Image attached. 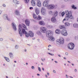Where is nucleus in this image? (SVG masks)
<instances>
[{"label": "nucleus", "instance_id": "1", "mask_svg": "<svg viewBox=\"0 0 78 78\" xmlns=\"http://www.w3.org/2000/svg\"><path fill=\"white\" fill-rule=\"evenodd\" d=\"M27 30V26L24 24H22V26L20 24L19 25L18 31L20 36H22L23 34H25V36L27 37H29V34L25 30Z\"/></svg>", "mask_w": 78, "mask_h": 78}, {"label": "nucleus", "instance_id": "2", "mask_svg": "<svg viewBox=\"0 0 78 78\" xmlns=\"http://www.w3.org/2000/svg\"><path fill=\"white\" fill-rule=\"evenodd\" d=\"M65 14H66V16L63 20V23H64V21H67V20H69L70 19H74L73 16L72 15V12H69L68 10H66L65 11Z\"/></svg>", "mask_w": 78, "mask_h": 78}, {"label": "nucleus", "instance_id": "3", "mask_svg": "<svg viewBox=\"0 0 78 78\" xmlns=\"http://www.w3.org/2000/svg\"><path fill=\"white\" fill-rule=\"evenodd\" d=\"M46 32V37H49V40L50 41L53 42L55 41V38L51 36L52 32L51 30H48Z\"/></svg>", "mask_w": 78, "mask_h": 78}, {"label": "nucleus", "instance_id": "4", "mask_svg": "<svg viewBox=\"0 0 78 78\" xmlns=\"http://www.w3.org/2000/svg\"><path fill=\"white\" fill-rule=\"evenodd\" d=\"M64 43V39L63 37H61L59 39H58L56 41L57 44L58 45H61V44H63Z\"/></svg>", "mask_w": 78, "mask_h": 78}, {"label": "nucleus", "instance_id": "5", "mask_svg": "<svg viewBox=\"0 0 78 78\" xmlns=\"http://www.w3.org/2000/svg\"><path fill=\"white\" fill-rule=\"evenodd\" d=\"M58 7V6L56 5H54L53 4H50L47 5L46 7L48 9H52L54 8H56Z\"/></svg>", "mask_w": 78, "mask_h": 78}, {"label": "nucleus", "instance_id": "6", "mask_svg": "<svg viewBox=\"0 0 78 78\" xmlns=\"http://www.w3.org/2000/svg\"><path fill=\"white\" fill-rule=\"evenodd\" d=\"M75 47L74 44L73 43H70L68 44L67 45V47L70 50H73Z\"/></svg>", "mask_w": 78, "mask_h": 78}, {"label": "nucleus", "instance_id": "7", "mask_svg": "<svg viewBox=\"0 0 78 78\" xmlns=\"http://www.w3.org/2000/svg\"><path fill=\"white\" fill-rule=\"evenodd\" d=\"M41 13L42 15H45L46 14V9L44 7H42L41 9Z\"/></svg>", "mask_w": 78, "mask_h": 78}, {"label": "nucleus", "instance_id": "8", "mask_svg": "<svg viewBox=\"0 0 78 78\" xmlns=\"http://www.w3.org/2000/svg\"><path fill=\"white\" fill-rule=\"evenodd\" d=\"M61 33L63 36H67L68 35L67 31L66 30H64L62 31Z\"/></svg>", "mask_w": 78, "mask_h": 78}, {"label": "nucleus", "instance_id": "9", "mask_svg": "<svg viewBox=\"0 0 78 78\" xmlns=\"http://www.w3.org/2000/svg\"><path fill=\"white\" fill-rule=\"evenodd\" d=\"M40 30L42 33H46V31H47V29L45 27H41L40 28Z\"/></svg>", "mask_w": 78, "mask_h": 78}, {"label": "nucleus", "instance_id": "10", "mask_svg": "<svg viewBox=\"0 0 78 78\" xmlns=\"http://www.w3.org/2000/svg\"><path fill=\"white\" fill-rule=\"evenodd\" d=\"M48 2H49L48 0H46L44 1L43 3V6L44 7H47L48 5Z\"/></svg>", "mask_w": 78, "mask_h": 78}, {"label": "nucleus", "instance_id": "11", "mask_svg": "<svg viewBox=\"0 0 78 78\" xmlns=\"http://www.w3.org/2000/svg\"><path fill=\"white\" fill-rule=\"evenodd\" d=\"M11 25L13 30H15V31H16L17 30V28L16 27V24L15 23L12 22V23Z\"/></svg>", "mask_w": 78, "mask_h": 78}, {"label": "nucleus", "instance_id": "12", "mask_svg": "<svg viewBox=\"0 0 78 78\" xmlns=\"http://www.w3.org/2000/svg\"><path fill=\"white\" fill-rule=\"evenodd\" d=\"M3 18L5 20H7L8 21H10V19L8 18V15L6 14H4L3 15Z\"/></svg>", "mask_w": 78, "mask_h": 78}, {"label": "nucleus", "instance_id": "13", "mask_svg": "<svg viewBox=\"0 0 78 78\" xmlns=\"http://www.w3.org/2000/svg\"><path fill=\"white\" fill-rule=\"evenodd\" d=\"M52 16H53V17H56L58 15V12L57 11H55L52 13Z\"/></svg>", "mask_w": 78, "mask_h": 78}, {"label": "nucleus", "instance_id": "14", "mask_svg": "<svg viewBox=\"0 0 78 78\" xmlns=\"http://www.w3.org/2000/svg\"><path fill=\"white\" fill-rule=\"evenodd\" d=\"M29 36L31 37H33L34 36V33L31 31H29L28 32Z\"/></svg>", "mask_w": 78, "mask_h": 78}, {"label": "nucleus", "instance_id": "15", "mask_svg": "<svg viewBox=\"0 0 78 78\" xmlns=\"http://www.w3.org/2000/svg\"><path fill=\"white\" fill-rule=\"evenodd\" d=\"M25 23L27 26H29L30 20L28 19H26L25 20Z\"/></svg>", "mask_w": 78, "mask_h": 78}, {"label": "nucleus", "instance_id": "16", "mask_svg": "<svg viewBox=\"0 0 78 78\" xmlns=\"http://www.w3.org/2000/svg\"><path fill=\"white\" fill-rule=\"evenodd\" d=\"M51 20L53 23H55L56 22V19L54 16L51 18Z\"/></svg>", "mask_w": 78, "mask_h": 78}, {"label": "nucleus", "instance_id": "17", "mask_svg": "<svg viewBox=\"0 0 78 78\" xmlns=\"http://www.w3.org/2000/svg\"><path fill=\"white\" fill-rule=\"evenodd\" d=\"M9 55L10 58H11V59H13L14 58V55H13V54L12 52H9Z\"/></svg>", "mask_w": 78, "mask_h": 78}, {"label": "nucleus", "instance_id": "18", "mask_svg": "<svg viewBox=\"0 0 78 78\" xmlns=\"http://www.w3.org/2000/svg\"><path fill=\"white\" fill-rule=\"evenodd\" d=\"M31 5L33 6H34L36 5V2L34 0L31 1Z\"/></svg>", "mask_w": 78, "mask_h": 78}, {"label": "nucleus", "instance_id": "19", "mask_svg": "<svg viewBox=\"0 0 78 78\" xmlns=\"http://www.w3.org/2000/svg\"><path fill=\"white\" fill-rule=\"evenodd\" d=\"M37 6H38V7H41V2L39 0L37 1Z\"/></svg>", "mask_w": 78, "mask_h": 78}, {"label": "nucleus", "instance_id": "20", "mask_svg": "<svg viewBox=\"0 0 78 78\" xmlns=\"http://www.w3.org/2000/svg\"><path fill=\"white\" fill-rule=\"evenodd\" d=\"M39 9H38V8L37 7L35 8V12L36 13L37 15H38L39 13Z\"/></svg>", "mask_w": 78, "mask_h": 78}, {"label": "nucleus", "instance_id": "21", "mask_svg": "<svg viewBox=\"0 0 78 78\" xmlns=\"http://www.w3.org/2000/svg\"><path fill=\"white\" fill-rule=\"evenodd\" d=\"M73 27L75 28H78V24L77 23H75L73 24Z\"/></svg>", "mask_w": 78, "mask_h": 78}, {"label": "nucleus", "instance_id": "22", "mask_svg": "<svg viewBox=\"0 0 78 78\" xmlns=\"http://www.w3.org/2000/svg\"><path fill=\"white\" fill-rule=\"evenodd\" d=\"M59 28L60 29H62V30L65 29V28H66L65 26L64 25H60L59 26Z\"/></svg>", "mask_w": 78, "mask_h": 78}, {"label": "nucleus", "instance_id": "23", "mask_svg": "<svg viewBox=\"0 0 78 78\" xmlns=\"http://www.w3.org/2000/svg\"><path fill=\"white\" fill-rule=\"evenodd\" d=\"M13 2L16 5H18V4H19V2L17 0H13Z\"/></svg>", "mask_w": 78, "mask_h": 78}, {"label": "nucleus", "instance_id": "24", "mask_svg": "<svg viewBox=\"0 0 78 78\" xmlns=\"http://www.w3.org/2000/svg\"><path fill=\"white\" fill-rule=\"evenodd\" d=\"M15 14L17 16L19 15H20V13L19 12V11L16 10L15 11Z\"/></svg>", "mask_w": 78, "mask_h": 78}, {"label": "nucleus", "instance_id": "25", "mask_svg": "<svg viewBox=\"0 0 78 78\" xmlns=\"http://www.w3.org/2000/svg\"><path fill=\"white\" fill-rule=\"evenodd\" d=\"M39 24L41 25H44V22L43 21H40L39 22Z\"/></svg>", "mask_w": 78, "mask_h": 78}, {"label": "nucleus", "instance_id": "26", "mask_svg": "<svg viewBox=\"0 0 78 78\" xmlns=\"http://www.w3.org/2000/svg\"><path fill=\"white\" fill-rule=\"evenodd\" d=\"M65 25L66 27H69V26H70V24L68 22H66L65 23Z\"/></svg>", "mask_w": 78, "mask_h": 78}, {"label": "nucleus", "instance_id": "27", "mask_svg": "<svg viewBox=\"0 0 78 78\" xmlns=\"http://www.w3.org/2000/svg\"><path fill=\"white\" fill-rule=\"evenodd\" d=\"M4 58L5 59L6 61H7V62H9V58L6 57H5Z\"/></svg>", "mask_w": 78, "mask_h": 78}, {"label": "nucleus", "instance_id": "28", "mask_svg": "<svg viewBox=\"0 0 78 78\" xmlns=\"http://www.w3.org/2000/svg\"><path fill=\"white\" fill-rule=\"evenodd\" d=\"M37 34L39 35H41V32L40 30H38L37 32Z\"/></svg>", "mask_w": 78, "mask_h": 78}, {"label": "nucleus", "instance_id": "29", "mask_svg": "<svg viewBox=\"0 0 78 78\" xmlns=\"http://www.w3.org/2000/svg\"><path fill=\"white\" fill-rule=\"evenodd\" d=\"M59 32H60L59 29H57L55 30V32L56 34H59Z\"/></svg>", "mask_w": 78, "mask_h": 78}, {"label": "nucleus", "instance_id": "30", "mask_svg": "<svg viewBox=\"0 0 78 78\" xmlns=\"http://www.w3.org/2000/svg\"><path fill=\"white\" fill-rule=\"evenodd\" d=\"M33 17L34 19H36L37 18V16L34 14H33Z\"/></svg>", "mask_w": 78, "mask_h": 78}, {"label": "nucleus", "instance_id": "31", "mask_svg": "<svg viewBox=\"0 0 78 78\" xmlns=\"http://www.w3.org/2000/svg\"><path fill=\"white\" fill-rule=\"evenodd\" d=\"M42 19V17L41 16H40L38 15V16L37 17V20H41Z\"/></svg>", "mask_w": 78, "mask_h": 78}, {"label": "nucleus", "instance_id": "32", "mask_svg": "<svg viewBox=\"0 0 78 78\" xmlns=\"http://www.w3.org/2000/svg\"><path fill=\"white\" fill-rule=\"evenodd\" d=\"M9 40L13 42H15V40L13 38H10Z\"/></svg>", "mask_w": 78, "mask_h": 78}, {"label": "nucleus", "instance_id": "33", "mask_svg": "<svg viewBox=\"0 0 78 78\" xmlns=\"http://www.w3.org/2000/svg\"><path fill=\"white\" fill-rule=\"evenodd\" d=\"M72 7L73 9H76V7L75 6V5H73L72 6Z\"/></svg>", "mask_w": 78, "mask_h": 78}, {"label": "nucleus", "instance_id": "34", "mask_svg": "<svg viewBox=\"0 0 78 78\" xmlns=\"http://www.w3.org/2000/svg\"><path fill=\"white\" fill-rule=\"evenodd\" d=\"M29 1L30 0H24V2L25 3H28Z\"/></svg>", "mask_w": 78, "mask_h": 78}, {"label": "nucleus", "instance_id": "35", "mask_svg": "<svg viewBox=\"0 0 78 78\" xmlns=\"http://www.w3.org/2000/svg\"><path fill=\"white\" fill-rule=\"evenodd\" d=\"M15 48L16 49H18L19 48V45H16L15 47Z\"/></svg>", "mask_w": 78, "mask_h": 78}, {"label": "nucleus", "instance_id": "36", "mask_svg": "<svg viewBox=\"0 0 78 78\" xmlns=\"http://www.w3.org/2000/svg\"><path fill=\"white\" fill-rule=\"evenodd\" d=\"M52 13H53V12L51 11H50L49 12V14L50 15H53V14H52Z\"/></svg>", "mask_w": 78, "mask_h": 78}, {"label": "nucleus", "instance_id": "37", "mask_svg": "<svg viewBox=\"0 0 78 78\" xmlns=\"http://www.w3.org/2000/svg\"><path fill=\"white\" fill-rule=\"evenodd\" d=\"M75 40H76V41L78 40V35H77L75 37Z\"/></svg>", "mask_w": 78, "mask_h": 78}, {"label": "nucleus", "instance_id": "38", "mask_svg": "<svg viewBox=\"0 0 78 78\" xmlns=\"http://www.w3.org/2000/svg\"><path fill=\"white\" fill-rule=\"evenodd\" d=\"M38 69L39 72H41V69L39 66H38Z\"/></svg>", "mask_w": 78, "mask_h": 78}, {"label": "nucleus", "instance_id": "39", "mask_svg": "<svg viewBox=\"0 0 78 78\" xmlns=\"http://www.w3.org/2000/svg\"><path fill=\"white\" fill-rule=\"evenodd\" d=\"M61 14L62 17H63V16H64V14H65V12H62V13Z\"/></svg>", "mask_w": 78, "mask_h": 78}, {"label": "nucleus", "instance_id": "40", "mask_svg": "<svg viewBox=\"0 0 78 78\" xmlns=\"http://www.w3.org/2000/svg\"><path fill=\"white\" fill-rule=\"evenodd\" d=\"M31 68L32 69H33V70H34V69H35V67H34V66H32Z\"/></svg>", "mask_w": 78, "mask_h": 78}, {"label": "nucleus", "instance_id": "41", "mask_svg": "<svg viewBox=\"0 0 78 78\" xmlns=\"http://www.w3.org/2000/svg\"><path fill=\"white\" fill-rule=\"evenodd\" d=\"M48 27L49 28H52V26H51L48 25Z\"/></svg>", "mask_w": 78, "mask_h": 78}, {"label": "nucleus", "instance_id": "42", "mask_svg": "<svg viewBox=\"0 0 78 78\" xmlns=\"http://www.w3.org/2000/svg\"><path fill=\"white\" fill-rule=\"evenodd\" d=\"M48 54L49 55H51V56H54V54H52V53H50L48 52Z\"/></svg>", "mask_w": 78, "mask_h": 78}, {"label": "nucleus", "instance_id": "43", "mask_svg": "<svg viewBox=\"0 0 78 78\" xmlns=\"http://www.w3.org/2000/svg\"><path fill=\"white\" fill-rule=\"evenodd\" d=\"M2 6H3V7H6V5H5V4H3L2 5Z\"/></svg>", "mask_w": 78, "mask_h": 78}, {"label": "nucleus", "instance_id": "44", "mask_svg": "<svg viewBox=\"0 0 78 78\" xmlns=\"http://www.w3.org/2000/svg\"><path fill=\"white\" fill-rule=\"evenodd\" d=\"M3 41V38H0V41Z\"/></svg>", "mask_w": 78, "mask_h": 78}, {"label": "nucleus", "instance_id": "45", "mask_svg": "<svg viewBox=\"0 0 78 78\" xmlns=\"http://www.w3.org/2000/svg\"><path fill=\"white\" fill-rule=\"evenodd\" d=\"M77 69H74V72H77Z\"/></svg>", "mask_w": 78, "mask_h": 78}, {"label": "nucleus", "instance_id": "46", "mask_svg": "<svg viewBox=\"0 0 78 78\" xmlns=\"http://www.w3.org/2000/svg\"><path fill=\"white\" fill-rule=\"evenodd\" d=\"M66 78H69V76H68V75H66Z\"/></svg>", "mask_w": 78, "mask_h": 78}, {"label": "nucleus", "instance_id": "47", "mask_svg": "<svg viewBox=\"0 0 78 78\" xmlns=\"http://www.w3.org/2000/svg\"><path fill=\"white\" fill-rule=\"evenodd\" d=\"M2 27H0V31H2Z\"/></svg>", "mask_w": 78, "mask_h": 78}, {"label": "nucleus", "instance_id": "48", "mask_svg": "<svg viewBox=\"0 0 78 78\" xmlns=\"http://www.w3.org/2000/svg\"><path fill=\"white\" fill-rule=\"evenodd\" d=\"M53 73H56V71L55 70H53Z\"/></svg>", "mask_w": 78, "mask_h": 78}, {"label": "nucleus", "instance_id": "49", "mask_svg": "<svg viewBox=\"0 0 78 78\" xmlns=\"http://www.w3.org/2000/svg\"><path fill=\"white\" fill-rule=\"evenodd\" d=\"M14 6L15 7H16V8L17 6V5H14Z\"/></svg>", "mask_w": 78, "mask_h": 78}, {"label": "nucleus", "instance_id": "50", "mask_svg": "<svg viewBox=\"0 0 78 78\" xmlns=\"http://www.w3.org/2000/svg\"><path fill=\"white\" fill-rule=\"evenodd\" d=\"M45 76L46 77V78H48V76H47V74H45Z\"/></svg>", "mask_w": 78, "mask_h": 78}, {"label": "nucleus", "instance_id": "51", "mask_svg": "<svg viewBox=\"0 0 78 78\" xmlns=\"http://www.w3.org/2000/svg\"><path fill=\"white\" fill-rule=\"evenodd\" d=\"M47 74L48 76H49V75H50V74L48 73H47Z\"/></svg>", "mask_w": 78, "mask_h": 78}, {"label": "nucleus", "instance_id": "52", "mask_svg": "<svg viewBox=\"0 0 78 78\" xmlns=\"http://www.w3.org/2000/svg\"><path fill=\"white\" fill-rule=\"evenodd\" d=\"M2 13V10H0V14H1Z\"/></svg>", "mask_w": 78, "mask_h": 78}, {"label": "nucleus", "instance_id": "53", "mask_svg": "<svg viewBox=\"0 0 78 78\" xmlns=\"http://www.w3.org/2000/svg\"><path fill=\"white\" fill-rule=\"evenodd\" d=\"M65 54H66V55H68V53L67 52H66V53H65Z\"/></svg>", "mask_w": 78, "mask_h": 78}, {"label": "nucleus", "instance_id": "54", "mask_svg": "<svg viewBox=\"0 0 78 78\" xmlns=\"http://www.w3.org/2000/svg\"><path fill=\"white\" fill-rule=\"evenodd\" d=\"M65 2H68V1H69V0H64Z\"/></svg>", "mask_w": 78, "mask_h": 78}, {"label": "nucleus", "instance_id": "55", "mask_svg": "<svg viewBox=\"0 0 78 78\" xmlns=\"http://www.w3.org/2000/svg\"><path fill=\"white\" fill-rule=\"evenodd\" d=\"M33 8L32 7H30V9H33Z\"/></svg>", "mask_w": 78, "mask_h": 78}, {"label": "nucleus", "instance_id": "56", "mask_svg": "<svg viewBox=\"0 0 78 78\" xmlns=\"http://www.w3.org/2000/svg\"><path fill=\"white\" fill-rule=\"evenodd\" d=\"M24 51H27V49H24Z\"/></svg>", "mask_w": 78, "mask_h": 78}, {"label": "nucleus", "instance_id": "57", "mask_svg": "<svg viewBox=\"0 0 78 78\" xmlns=\"http://www.w3.org/2000/svg\"><path fill=\"white\" fill-rule=\"evenodd\" d=\"M42 69L43 71H44V68H42Z\"/></svg>", "mask_w": 78, "mask_h": 78}, {"label": "nucleus", "instance_id": "58", "mask_svg": "<svg viewBox=\"0 0 78 78\" xmlns=\"http://www.w3.org/2000/svg\"><path fill=\"white\" fill-rule=\"evenodd\" d=\"M41 60L42 61H44V59L43 58H41Z\"/></svg>", "mask_w": 78, "mask_h": 78}, {"label": "nucleus", "instance_id": "59", "mask_svg": "<svg viewBox=\"0 0 78 78\" xmlns=\"http://www.w3.org/2000/svg\"><path fill=\"white\" fill-rule=\"evenodd\" d=\"M37 41H38V42H39L40 40H39V39H37Z\"/></svg>", "mask_w": 78, "mask_h": 78}, {"label": "nucleus", "instance_id": "60", "mask_svg": "<svg viewBox=\"0 0 78 78\" xmlns=\"http://www.w3.org/2000/svg\"><path fill=\"white\" fill-rule=\"evenodd\" d=\"M71 65H72L73 66H74V64H73V63H72Z\"/></svg>", "mask_w": 78, "mask_h": 78}, {"label": "nucleus", "instance_id": "61", "mask_svg": "<svg viewBox=\"0 0 78 78\" xmlns=\"http://www.w3.org/2000/svg\"><path fill=\"white\" fill-rule=\"evenodd\" d=\"M69 77L70 78H73V77L72 76H69Z\"/></svg>", "mask_w": 78, "mask_h": 78}, {"label": "nucleus", "instance_id": "62", "mask_svg": "<svg viewBox=\"0 0 78 78\" xmlns=\"http://www.w3.org/2000/svg\"><path fill=\"white\" fill-rule=\"evenodd\" d=\"M37 76H39L40 75V74H37Z\"/></svg>", "mask_w": 78, "mask_h": 78}, {"label": "nucleus", "instance_id": "63", "mask_svg": "<svg viewBox=\"0 0 78 78\" xmlns=\"http://www.w3.org/2000/svg\"><path fill=\"white\" fill-rule=\"evenodd\" d=\"M55 63H58V62H57V61H55Z\"/></svg>", "mask_w": 78, "mask_h": 78}, {"label": "nucleus", "instance_id": "64", "mask_svg": "<svg viewBox=\"0 0 78 78\" xmlns=\"http://www.w3.org/2000/svg\"><path fill=\"white\" fill-rule=\"evenodd\" d=\"M77 22H78V17L77 19Z\"/></svg>", "mask_w": 78, "mask_h": 78}]
</instances>
